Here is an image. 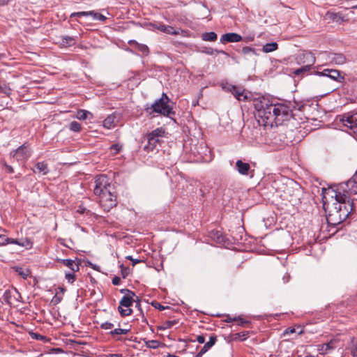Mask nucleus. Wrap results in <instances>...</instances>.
<instances>
[{"instance_id": "1", "label": "nucleus", "mask_w": 357, "mask_h": 357, "mask_svg": "<svg viewBox=\"0 0 357 357\" xmlns=\"http://www.w3.org/2000/svg\"><path fill=\"white\" fill-rule=\"evenodd\" d=\"M253 105L256 110L255 115L264 125L275 123L278 126L290 123L297 128L303 122L301 115L305 105L302 102L286 100L273 102L262 97L254 99Z\"/></svg>"}, {"instance_id": "2", "label": "nucleus", "mask_w": 357, "mask_h": 357, "mask_svg": "<svg viewBox=\"0 0 357 357\" xmlns=\"http://www.w3.org/2000/svg\"><path fill=\"white\" fill-rule=\"evenodd\" d=\"M354 211L353 202H348L347 205L333 203V208L329 210L326 215L327 223L329 225L337 226L349 218L351 213Z\"/></svg>"}, {"instance_id": "3", "label": "nucleus", "mask_w": 357, "mask_h": 357, "mask_svg": "<svg viewBox=\"0 0 357 357\" xmlns=\"http://www.w3.org/2000/svg\"><path fill=\"white\" fill-rule=\"evenodd\" d=\"M170 102L173 103L168 96L162 93L159 99H157L151 106L146 105L144 110L150 116H154L153 114L157 113L174 119L172 115H175L176 112L173 111V107L169 105Z\"/></svg>"}, {"instance_id": "4", "label": "nucleus", "mask_w": 357, "mask_h": 357, "mask_svg": "<svg viewBox=\"0 0 357 357\" xmlns=\"http://www.w3.org/2000/svg\"><path fill=\"white\" fill-rule=\"evenodd\" d=\"M336 122L341 123L342 130L350 134L354 133L357 137V112L351 111L338 115Z\"/></svg>"}, {"instance_id": "5", "label": "nucleus", "mask_w": 357, "mask_h": 357, "mask_svg": "<svg viewBox=\"0 0 357 357\" xmlns=\"http://www.w3.org/2000/svg\"><path fill=\"white\" fill-rule=\"evenodd\" d=\"M326 194L330 195L331 198L335 199L334 203H338L340 205H347L349 200V197L345 193H342L340 191L339 185H334L333 186H331L328 188H322V202H323V208L326 212L327 211V202H326Z\"/></svg>"}, {"instance_id": "6", "label": "nucleus", "mask_w": 357, "mask_h": 357, "mask_svg": "<svg viewBox=\"0 0 357 357\" xmlns=\"http://www.w3.org/2000/svg\"><path fill=\"white\" fill-rule=\"evenodd\" d=\"M312 74L319 76L327 77L331 79L340 84H344L345 82L344 73L337 69L324 68L321 71L313 70Z\"/></svg>"}, {"instance_id": "7", "label": "nucleus", "mask_w": 357, "mask_h": 357, "mask_svg": "<svg viewBox=\"0 0 357 357\" xmlns=\"http://www.w3.org/2000/svg\"><path fill=\"white\" fill-rule=\"evenodd\" d=\"M134 297L138 299V296L136 294L135 296H123L121 299L118 311L122 317L129 316L132 313V310L130 307L135 302Z\"/></svg>"}, {"instance_id": "8", "label": "nucleus", "mask_w": 357, "mask_h": 357, "mask_svg": "<svg viewBox=\"0 0 357 357\" xmlns=\"http://www.w3.org/2000/svg\"><path fill=\"white\" fill-rule=\"evenodd\" d=\"M303 57L306 59L308 63L299 68L297 69H295L293 70L292 73L295 75L296 76L299 77H304L305 75H307L310 73V74H312V72H310L312 69V66L314 64L316 59L312 52H305L303 53Z\"/></svg>"}, {"instance_id": "9", "label": "nucleus", "mask_w": 357, "mask_h": 357, "mask_svg": "<svg viewBox=\"0 0 357 357\" xmlns=\"http://www.w3.org/2000/svg\"><path fill=\"white\" fill-rule=\"evenodd\" d=\"M271 143L279 147L289 146L292 143L291 137H288L287 134L282 130H278L272 132L271 136Z\"/></svg>"}, {"instance_id": "10", "label": "nucleus", "mask_w": 357, "mask_h": 357, "mask_svg": "<svg viewBox=\"0 0 357 357\" xmlns=\"http://www.w3.org/2000/svg\"><path fill=\"white\" fill-rule=\"evenodd\" d=\"M31 150L29 142H26L15 150L11 151L10 155L17 162H24L31 155Z\"/></svg>"}, {"instance_id": "11", "label": "nucleus", "mask_w": 357, "mask_h": 357, "mask_svg": "<svg viewBox=\"0 0 357 357\" xmlns=\"http://www.w3.org/2000/svg\"><path fill=\"white\" fill-rule=\"evenodd\" d=\"M100 198V203L105 211H109L117 204L116 195L114 190L107 194L102 195Z\"/></svg>"}, {"instance_id": "12", "label": "nucleus", "mask_w": 357, "mask_h": 357, "mask_svg": "<svg viewBox=\"0 0 357 357\" xmlns=\"http://www.w3.org/2000/svg\"><path fill=\"white\" fill-rule=\"evenodd\" d=\"M223 89L231 93V94L239 101H245L248 99V96L245 94V89L241 86H236L233 84H227Z\"/></svg>"}, {"instance_id": "13", "label": "nucleus", "mask_w": 357, "mask_h": 357, "mask_svg": "<svg viewBox=\"0 0 357 357\" xmlns=\"http://www.w3.org/2000/svg\"><path fill=\"white\" fill-rule=\"evenodd\" d=\"M95 186L93 188L94 195L100 194L102 192V189L108 186L110 188L109 178L105 174H100L95 178Z\"/></svg>"}, {"instance_id": "14", "label": "nucleus", "mask_w": 357, "mask_h": 357, "mask_svg": "<svg viewBox=\"0 0 357 357\" xmlns=\"http://www.w3.org/2000/svg\"><path fill=\"white\" fill-rule=\"evenodd\" d=\"M235 169L243 176H249L250 178L254 176L255 169H251L250 165L241 160H238L236 162Z\"/></svg>"}, {"instance_id": "15", "label": "nucleus", "mask_w": 357, "mask_h": 357, "mask_svg": "<svg viewBox=\"0 0 357 357\" xmlns=\"http://www.w3.org/2000/svg\"><path fill=\"white\" fill-rule=\"evenodd\" d=\"M147 139V144L144 146V150L146 152L153 151L158 149V146H161V144L164 142L160 138H155L152 137H146Z\"/></svg>"}, {"instance_id": "16", "label": "nucleus", "mask_w": 357, "mask_h": 357, "mask_svg": "<svg viewBox=\"0 0 357 357\" xmlns=\"http://www.w3.org/2000/svg\"><path fill=\"white\" fill-rule=\"evenodd\" d=\"M149 26L152 28V30L158 29L167 34L177 35L178 33L173 26L162 23H149Z\"/></svg>"}, {"instance_id": "17", "label": "nucleus", "mask_w": 357, "mask_h": 357, "mask_svg": "<svg viewBox=\"0 0 357 357\" xmlns=\"http://www.w3.org/2000/svg\"><path fill=\"white\" fill-rule=\"evenodd\" d=\"M243 40L241 35L236 33H227L221 36L220 43L225 44L229 43H237Z\"/></svg>"}, {"instance_id": "18", "label": "nucleus", "mask_w": 357, "mask_h": 357, "mask_svg": "<svg viewBox=\"0 0 357 357\" xmlns=\"http://www.w3.org/2000/svg\"><path fill=\"white\" fill-rule=\"evenodd\" d=\"M326 18L338 24H342L343 22H347L349 19L346 18L341 13H334L332 11H327L326 13Z\"/></svg>"}, {"instance_id": "19", "label": "nucleus", "mask_w": 357, "mask_h": 357, "mask_svg": "<svg viewBox=\"0 0 357 357\" xmlns=\"http://www.w3.org/2000/svg\"><path fill=\"white\" fill-rule=\"evenodd\" d=\"M57 43L61 47L67 48L75 45L77 43V40L73 36H62L59 38V40L57 42Z\"/></svg>"}, {"instance_id": "20", "label": "nucleus", "mask_w": 357, "mask_h": 357, "mask_svg": "<svg viewBox=\"0 0 357 357\" xmlns=\"http://www.w3.org/2000/svg\"><path fill=\"white\" fill-rule=\"evenodd\" d=\"M253 332L251 331H242V332L236 333H231L228 336L229 341V342L245 341L249 337L250 334H251Z\"/></svg>"}, {"instance_id": "21", "label": "nucleus", "mask_w": 357, "mask_h": 357, "mask_svg": "<svg viewBox=\"0 0 357 357\" xmlns=\"http://www.w3.org/2000/svg\"><path fill=\"white\" fill-rule=\"evenodd\" d=\"M128 44L133 46L134 48L140 52L143 56H148L150 53L149 48L146 45L140 44L134 40H130Z\"/></svg>"}, {"instance_id": "22", "label": "nucleus", "mask_w": 357, "mask_h": 357, "mask_svg": "<svg viewBox=\"0 0 357 357\" xmlns=\"http://www.w3.org/2000/svg\"><path fill=\"white\" fill-rule=\"evenodd\" d=\"M208 237L218 243H225V236L217 229H213L208 232Z\"/></svg>"}, {"instance_id": "23", "label": "nucleus", "mask_w": 357, "mask_h": 357, "mask_svg": "<svg viewBox=\"0 0 357 357\" xmlns=\"http://www.w3.org/2000/svg\"><path fill=\"white\" fill-rule=\"evenodd\" d=\"M56 261L68 267L73 272L79 271V265H75V260L71 259H56Z\"/></svg>"}, {"instance_id": "24", "label": "nucleus", "mask_w": 357, "mask_h": 357, "mask_svg": "<svg viewBox=\"0 0 357 357\" xmlns=\"http://www.w3.org/2000/svg\"><path fill=\"white\" fill-rule=\"evenodd\" d=\"M36 170H33L35 172L41 173L43 175H46L49 172L48 165L46 162H38L35 165Z\"/></svg>"}, {"instance_id": "25", "label": "nucleus", "mask_w": 357, "mask_h": 357, "mask_svg": "<svg viewBox=\"0 0 357 357\" xmlns=\"http://www.w3.org/2000/svg\"><path fill=\"white\" fill-rule=\"evenodd\" d=\"M245 232V229L242 227L236 228V231H231V236L235 242L238 243L243 240V234Z\"/></svg>"}, {"instance_id": "26", "label": "nucleus", "mask_w": 357, "mask_h": 357, "mask_svg": "<svg viewBox=\"0 0 357 357\" xmlns=\"http://www.w3.org/2000/svg\"><path fill=\"white\" fill-rule=\"evenodd\" d=\"M346 57L343 54L334 53L332 54L331 61L337 65L344 64L346 62Z\"/></svg>"}, {"instance_id": "27", "label": "nucleus", "mask_w": 357, "mask_h": 357, "mask_svg": "<svg viewBox=\"0 0 357 357\" xmlns=\"http://www.w3.org/2000/svg\"><path fill=\"white\" fill-rule=\"evenodd\" d=\"M178 323V319H174V320H167L165 321H163L160 326H158V330L159 331H165L169 328H171L174 325L177 324Z\"/></svg>"}, {"instance_id": "28", "label": "nucleus", "mask_w": 357, "mask_h": 357, "mask_svg": "<svg viewBox=\"0 0 357 357\" xmlns=\"http://www.w3.org/2000/svg\"><path fill=\"white\" fill-rule=\"evenodd\" d=\"M13 269L24 280L27 279L28 276L31 274V271L29 268L24 269L20 266H14Z\"/></svg>"}, {"instance_id": "29", "label": "nucleus", "mask_w": 357, "mask_h": 357, "mask_svg": "<svg viewBox=\"0 0 357 357\" xmlns=\"http://www.w3.org/2000/svg\"><path fill=\"white\" fill-rule=\"evenodd\" d=\"M165 134V130L162 127L157 128L156 129L152 130L151 132L148 133L146 137H152L155 138H162L164 137Z\"/></svg>"}, {"instance_id": "30", "label": "nucleus", "mask_w": 357, "mask_h": 357, "mask_svg": "<svg viewBox=\"0 0 357 357\" xmlns=\"http://www.w3.org/2000/svg\"><path fill=\"white\" fill-rule=\"evenodd\" d=\"M235 322L238 326L251 328V321L244 319L243 315L236 316Z\"/></svg>"}, {"instance_id": "31", "label": "nucleus", "mask_w": 357, "mask_h": 357, "mask_svg": "<svg viewBox=\"0 0 357 357\" xmlns=\"http://www.w3.org/2000/svg\"><path fill=\"white\" fill-rule=\"evenodd\" d=\"M202 39L204 41L214 42L218 39V35L214 31L205 32L202 34Z\"/></svg>"}, {"instance_id": "32", "label": "nucleus", "mask_w": 357, "mask_h": 357, "mask_svg": "<svg viewBox=\"0 0 357 357\" xmlns=\"http://www.w3.org/2000/svg\"><path fill=\"white\" fill-rule=\"evenodd\" d=\"M116 116L114 115H109L103 121V126L107 129H109L116 126L115 123Z\"/></svg>"}, {"instance_id": "33", "label": "nucleus", "mask_w": 357, "mask_h": 357, "mask_svg": "<svg viewBox=\"0 0 357 357\" xmlns=\"http://www.w3.org/2000/svg\"><path fill=\"white\" fill-rule=\"evenodd\" d=\"M202 52L208 54V55H213L214 54H224V55H226V56H229V54L227 52H226L224 50H218L217 49H213L212 47H204L203 50H202Z\"/></svg>"}, {"instance_id": "34", "label": "nucleus", "mask_w": 357, "mask_h": 357, "mask_svg": "<svg viewBox=\"0 0 357 357\" xmlns=\"http://www.w3.org/2000/svg\"><path fill=\"white\" fill-rule=\"evenodd\" d=\"M278 49V44L276 42L268 43L262 47V51L266 53L275 51Z\"/></svg>"}, {"instance_id": "35", "label": "nucleus", "mask_w": 357, "mask_h": 357, "mask_svg": "<svg viewBox=\"0 0 357 357\" xmlns=\"http://www.w3.org/2000/svg\"><path fill=\"white\" fill-rule=\"evenodd\" d=\"M356 177H357V173H356L353 176V177L351 179H349L346 183V185L347 186L349 190H354L356 192V190H357V180H356Z\"/></svg>"}, {"instance_id": "36", "label": "nucleus", "mask_w": 357, "mask_h": 357, "mask_svg": "<svg viewBox=\"0 0 357 357\" xmlns=\"http://www.w3.org/2000/svg\"><path fill=\"white\" fill-rule=\"evenodd\" d=\"M29 335L31 336V337L32 339L40 340V341H42V342H43L45 343V342H49L50 341V337H47L45 335L37 333L29 332Z\"/></svg>"}, {"instance_id": "37", "label": "nucleus", "mask_w": 357, "mask_h": 357, "mask_svg": "<svg viewBox=\"0 0 357 357\" xmlns=\"http://www.w3.org/2000/svg\"><path fill=\"white\" fill-rule=\"evenodd\" d=\"M89 116L91 118L93 116L91 112L84 109L78 110L76 115L79 120H86Z\"/></svg>"}, {"instance_id": "38", "label": "nucleus", "mask_w": 357, "mask_h": 357, "mask_svg": "<svg viewBox=\"0 0 357 357\" xmlns=\"http://www.w3.org/2000/svg\"><path fill=\"white\" fill-rule=\"evenodd\" d=\"M18 245L24 247L26 249H31L33 246V242L28 238H18Z\"/></svg>"}, {"instance_id": "39", "label": "nucleus", "mask_w": 357, "mask_h": 357, "mask_svg": "<svg viewBox=\"0 0 357 357\" xmlns=\"http://www.w3.org/2000/svg\"><path fill=\"white\" fill-rule=\"evenodd\" d=\"M68 128L71 131L79 132L82 130V126L79 122L73 121L69 123Z\"/></svg>"}, {"instance_id": "40", "label": "nucleus", "mask_w": 357, "mask_h": 357, "mask_svg": "<svg viewBox=\"0 0 357 357\" xmlns=\"http://www.w3.org/2000/svg\"><path fill=\"white\" fill-rule=\"evenodd\" d=\"M121 328H115L109 332V334L114 337L117 341H122L123 338L119 335H122V332H121Z\"/></svg>"}, {"instance_id": "41", "label": "nucleus", "mask_w": 357, "mask_h": 357, "mask_svg": "<svg viewBox=\"0 0 357 357\" xmlns=\"http://www.w3.org/2000/svg\"><path fill=\"white\" fill-rule=\"evenodd\" d=\"M236 51L238 52V53H242L243 54H249L250 53L253 54H257L256 53V50L253 47H242L241 50H236Z\"/></svg>"}, {"instance_id": "42", "label": "nucleus", "mask_w": 357, "mask_h": 357, "mask_svg": "<svg viewBox=\"0 0 357 357\" xmlns=\"http://www.w3.org/2000/svg\"><path fill=\"white\" fill-rule=\"evenodd\" d=\"M145 341L146 346L151 349H157L160 347V342L158 340H149Z\"/></svg>"}, {"instance_id": "43", "label": "nucleus", "mask_w": 357, "mask_h": 357, "mask_svg": "<svg viewBox=\"0 0 357 357\" xmlns=\"http://www.w3.org/2000/svg\"><path fill=\"white\" fill-rule=\"evenodd\" d=\"M151 305L154 308H155V309H157V310H158L160 311H162V310H171V307L169 306H164V305H162L161 303H160L158 301H153L151 303Z\"/></svg>"}, {"instance_id": "44", "label": "nucleus", "mask_w": 357, "mask_h": 357, "mask_svg": "<svg viewBox=\"0 0 357 357\" xmlns=\"http://www.w3.org/2000/svg\"><path fill=\"white\" fill-rule=\"evenodd\" d=\"M12 296V292L10 290H6L3 294V299L5 303L8 305H11L10 299Z\"/></svg>"}, {"instance_id": "45", "label": "nucleus", "mask_w": 357, "mask_h": 357, "mask_svg": "<svg viewBox=\"0 0 357 357\" xmlns=\"http://www.w3.org/2000/svg\"><path fill=\"white\" fill-rule=\"evenodd\" d=\"M10 91L11 89L8 86L6 83L0 84V93L9 95Z\"/></svg>"}, {"instance_id": "46", "label": "nucleus", "mask_w": 357, "mask_h": 357, "mask_svg": "<svg viewBox=\"0 0 357 357\" xmlns=\"http://www.w3.org/2000/svg\"><path fill=\"white\" fill-rule=\"evenodd\" d=\"M119 268H121L122 278H126L130 273V268L128 267H126L123 264L119 265Z\"/></svg>"}, {"instance_id": "47", "label": "nucleus", "mask_w": 357, "mask_h": 357, "mask_svg": "<svg viewBox=\"0 0 357 357\" xmlns=\"http://www.w3.org/2000/svg\"><path fill=\"white\" fill-rule=\"evenodd\" d=\"M88 16H89V11H81V12L73 13L70 15V18L73 19L75 17H88Z\"/></svg>"}, {"instance_id": "48", "label": "nucleus", "mask_w": 357, "mask_h": 357, "mask_svg": "<svg viewBox=\"0 0 357 357\" xmlns=\"http://www.w3.org/2000/svg\"><path fill=\"white\" fill-rule=\"evenodd\" d=\"M65 278L68 280V282L73 284L76 280V275L74 273L68 272L66 273Z\"/></svg>"}, {"instance_id": "49", "label": "nucleus", "mask_w": 357, "mask_h": 357, "mask_svg": "<svg viewBox=\"0 0 357 357\" xmlns=\"http://www.w3.org/2000/svg\"><path fill=\"white\" fill-rule=\"evenodd\" d=\"M216 342H217V336L215 334H213L210 336L209 340L207 342H206L205 344L208 347H209V348L211 349L213 346L215 345Z\"/></svg>"}, {"instance_id": "50", "label": "nucleus", "mask_w": 357, "mask_h": 357, "mask_svg": "<svg viewBox=\"0 0 357 357\" xmlns=\"http://www.w3.org/2000/svg\"><path fill=\"white\" fill-rule=\"evenodd\" d=\"M109 149L112 151H114V155H116L118 154L122 149V146L120 145L119 144L116 143V144H112Z\"/></svg>"}, {"instance_id": "51", "label": "nucleus", "mask_w": 357, "mask_h": 357, "mask_svg": "<svg viewBox=\"0 0 357 357\" xmlns=\"http://www.w3.org/2000/svg\"><path fill=\"white\" fill-rule=\"evenodd\" d=\"M114 190V187L110 184V188H109L108 186H107L106 188H105L104 189H102V192H100V194H97V195H95L96 196H98V197H101L102 195H105V194H107L112 191H113Z\"/></svg>"}, {"instance_id": "52", "label": "nucleus", "mask_w": 357, "mask_h": 357, "mask_svg": "<svg viewBox=\"0 0 357 357\" xmlns=\"http://www.w3.org/2000/svg\"><path fill=\"white\" fill-rule=\"evenodd\" d=\"M85 266H89L91 268H93V270L95 271H97L98 272H100V268L99 266L96 265V264H93L91 261L89 260H86V262H85Z\"/></svg>"}, {"instance_id": "53", "label": "nucleus", "mask_w": 357, "mask_h": 357, "mask_svg": "<svg viewBox=\"0 0 357 357\" xmlns=\"http://www.w3.org/2000/svg\"><path fill=\"white\" fill-rule=\"evenodd\" d=\"M9 237L4 234H0V246H3L8 244Z\"/></svg>"}, {"instance_id": "54", "label": "nucleus", "mask_w": 357, "mask_h": 357, "mask_svg": "<svg viewBox=\"0 0 357 357\" xmlns=\"http://www.w3.org/2000/svg\"><path fill=\"white\" fill-rule=\"evenodd\" d=\"M126 259L127 260H130L132 261V265L134 266H135L137 264H139V263H142L144 262L143 260L142 259H134L131 255H128V256H126Z\"/></svg>"}, {"instance_id": "55", "label": "nucleus", "mask_w": 357, "mask_h": 357, "mask_svg": "<svg viewBox=\"0 0 357 357\" xmlns=\"http://www.w3.org/2000/svg\"><path fill=\"white\" fill-rule=\"evenodd\" d=\"M100 327L101 329H103V330H109V329H112L114 327V324L112 323L106 321V322L102 323L100 324Z\"/></svg>"}, {"instance_id": "56", "label": "nucleus", "mask_w": 357, "mask_h": 357, "mask_svg": "<svg viewBox=\"0 0 357 357\" xmlns=\"http://www.w3.org/2000/svg\"><path fill=\"white\" fill-rule=\"evenodd\" d=\"M120 293L125 294V296H135V293L128 289H121L119 290Z\"/></svg>"}, {"instance_id": "57", "label": "nucleus", "mask_w": 357, "mask_h": 357, "mask_svg": "<svg viewBox=\"0 0 357 357\" xmlns=\"http://www.w3.org/2000/svg\"><path fill=\"white\" fill-rule=\"evenodd\" d=\"M223 316L225 317V319L223 320L225 322L230 323V322L236 321V316L232 317L231 315H230L229 314L223 315Z\"/></svg>"}, {"instance_id": "58", "label": "nucleus", "mask_w": 357, "mask_h": 357, "mask_svg": "<svg viewBox=\"0 0 357 357\" xmlns=\"http://www.w3.org/2000/svg\"><path fill=\"white\" fill-rule=\"evenodd\" d=\"M294 333H296V329L294 327H288L284 331L283 335L292 334Z\"/></svg>"}, {"instance_id": "59", "label": "nucleus", "mask_w": 357, "mask_h": 357, "mask_svg": "<svg viewBox=\"0 0 357 357\" xmlns=\"http://www.w3.org/2000/svg\"><path fill=\"white\" fill-rule=\"evenodd\" d=\"M94 20H98L101 22H105L107 20V17L101 13H97L96 17H94Z\"/></svg>"}, {"instance_id": "60", "label": "nucleus", "mask_w": 357, "mask_h": 357, "mask_svg": "<svg viewBox=\"0 0 357 357\" xmlns=\"http://www.w3.org/2000/svg\"><path fill=\"white\" fill-rule=\"evenodd\" d=\"M3 166L5 167L7 173H8V174L14 173V169L12 166L8 165L6 162L3 163Z\"/></svg>"}, {"instance_id": "61", "label": "nucleus", "mask_w": 357, "mask_h": 357, "mask_svg": "<svg viewBox=\"0 0 357 357\" xmlns=\"http://www.w3.org/2000/svg\"><path fill=\"white\" fill-rule=\"evenodd\" d=\"M196 340L200 343V344H203L205 342V337L203 334L202 335H198L196 336Z\"/></svg>"}, {"instance_id": "62", "label": "nucleus", "mask_w": 357, "mask_h": 357, "mask_svg": "<svg viewBox=\"0 0 357 357\" xmlns=\"http://www.w3.org/2000/svg\"><path fill=\"white\" fill-rule=\"evenodd\" d=\"M121 281V278L119 276H115L112 278V282L116 286L120 284Z\"/></svg>"}, {"instance_id": "63", "label": "nucleus", "mask_w": 357, "mask_h": 357, "mask_svg": "<svg viewBox=\"0 0 357 357\" xmlns=\"http://www.w3.org/2000/svg\"><path fill=\"white\" fill-rule=\"evenodd\" d=\"M210 349L209 347H208L206 344L202 347L201 350L199 351L203 355L207 352Z\"/></svg>"}, {"instance_id": "64", "label": "nucleus", "mask_w": 357, "mask_h": 357, "mask_svg": "<svg viewBox=\"0 0 357 357\" xmlns=\"http://www.w3.org/2000/svg\"><path fill=\"white\" fill-rule=\"evenodd\" d=\"M210 349L209 347H208L206 344L202 347L201 350L199 351L203 355L207 352Z\"/></svg>"}]
</instances>
